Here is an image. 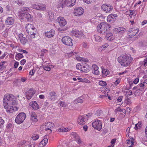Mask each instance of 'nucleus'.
Listing matches in <instances>:
<instances>
[{
  "mask_svg": "<svg viewBox=\"0 0 147 147\" xmlns=\"http://www.w3.org/2000/svg\"><path fill=\"white\" fill-rule=\"evenodd\" d=\"M83 1L87 4H89L95 2L96 0H83Z\"/></svg>",
  "mask_w": 147,
  "mask_h": 147,
  "instance_id": "39",
  "label": "nucleus"
},
{
  "mask_svg": "<svg viewBox=\"0 0 147 147\" xmlns=\"http://www.w3.org/2000/svg\"><path fill=\"white\" fill-rule=\"evenodd\" d=\"M84 12V9L82 7H77L74 9V15L79 16L82 14Z\"/></svg>",
  "mask_w": 147,
  "mask_h": 147,
  "instance_id": "12",
  "label": "nucleus"
},
{
  "mask_svg": "<svg viewBox=\"0 0 147 147\" xmlns=\"http://www.w3.org/2000/svg\"><path fill=\"white\" fill-rule=\"evenodd\" d=\"M84 65V63H78L76 65V68L79 70L82 69V66Z\"/></svg>",
  "mask_w": 147,
  "mask_h": 147,
  "instance_id": "31",
  "label": "nucleus"
},
{
  "mask_svg": "<svg viewBox=\"0 0 147 147\" xmlns=\"http://www.w3.org/2000/svg\"><path fill=\"white\" fill-rule=\"evenodd\" d=\"M4 123V120L2 119L1 118H0V128L2 127L3 126V124Z\"/></svg>",
  "mask_w": 147,
  "mask_h": 147,
  "instance_id": "42",
  "label": "nucleus"
},
{
  "mask_svg": "<svg viewBox=\"0 0 147 147\" xmlns=\"http://www.w3.org/2000/svg\"><path fill=\"white\" fill-rule=\"evenodd\" d=\"M123 98V96H119L118 98L117 99V101L118 102H121L122 99Z\"/></svg>",
  "mask_w": 147,
  "mask_h": 147,
  "instance_id": "53",
  "label": "nucleus"
},
{
  "mask_svg": "<svg viewBox=\"0 0 147 147\" xmlns=\"http://www.w3.org/2000/svg\"><path fill=\"white\" fill-rule=\"evenodd\" d=\"M24 16L27 19L28 21H32L31 15L29 13L27 14H25Z\"/></svg>",
  "mask_w": 147,
  "mask_h": 147,
  "instance_id": "30",
  "label": "nucleus"
},
{
  "mask_svg": "<svg viewBox=\"0 0 147 147\" xmlns=\"http://www.w3.org/2000/svg\"><path fill=\"white\" fill-rule=\"evenodd\" d=\"M20 40L21 43L23 45L25 44L27 41L26 38L25 37L22 38L20 39Z\"/></svg>",
  "mask_w": 147,
  "mask_h": 147,
  "instance_id": "34",
  "label": "nucleus"
},
{
  "mask_svg": "<svg viewBox=\"0 0 147 147\" xmlns=\"http://www.w3.org/2000/svg\"><path fill=\"white\" fill-rule=\"evenodd\" d=\"M108 27L110 28L109 25L107 23L102 22L98 25L97 30L98 32L103 34L107 32Z\"/></svg>",
  "mask_w": 147,
  "mask_h": 147,
  "instance_id": "4",
  "label": "nucleus"
},
{
  "mask_svg": "<svg viewBox=\"0 0 147 147\" xmlns=\"http://www.w3.org/2000/svg\"><path fill=\"white\" fill-rule=\"evenodd\" d=\"M69 129L68 128H61L58 129V131L59 132H67L68 131Z\"/></svg>",
  "mask_w": 147,
  "mask_h": 147,
  "instance_id": "32",
  "label": "nucleus"
},
{
  "mask_svg": "<svg viewBox=\"0 0 147 147\" xmlns=\"http://www.w3.org/2000/svg\"><path fill=\"white\" fill-rule=\"evenodd\" d=\"M14 97L12 94H6L4 96L3 104L4 108L6 109V111L8 113H11L13 111L18 110V107L14 106L16 104V102Z\"/></svg>",
  "mask_w": 147,
  "mask_h": 147,
  "instance_id": "1",
  "label": "nucleus"
},
{
  "mask_svg": "<svg viewBox=\"0 0 147 147\" xmlns=\"http://www.w3.org/2000/svg\"><path fill=\"white\" fill-rule=\"evenodd\" d=\"M15 2L17 3L19 5H23L24 4V1L22 0H18L17 1H15Z\"/></svg>",
  "mask_w": 147,
  "mask_h": 147,
  "instance_id": "36",
  "label": "nucleus"
},
{
  "mask_svg": "<svg viewBox=\"0 0 147 147\" xmlns=\"http://www.w3.org/2000/svg\"><path fill=\"white\" fill-rule=\"evenodd\" d=\"M26 117V115L24 113H21L19 114L15 119L16 122L20 124L22 123Z\"/></svg>",
  "mask_w": 147,
  "mask_h": 147,
  "instance_id": "5",
  "label": "nucleus"
},
{
  "mask_svg": "<svg viewBox=\"0 0 147 147\" xmlns=\"http://www.w3.org/2000/svg\"><path fill=\"white\" fill-rule=\"evenodd\" d=\"M47 51L45 49H43L41 51V56H44V53H47Z\"/></svg>",
  "mask_w": 147,
  "mask_h": 147,
  "instance_id": "45",
  "label": "nucleus"
},
{
  "mask_svg": "<svg viewBox=\"0 0 147 147\" xmlns=\"http://www.w3.org/2000/svg\"><path fill=\"white\" fill-rule=\"evenodd\" d=\"M26 62V60L25 59H23L20 62V63L22 65H24L25 64Z\"/></svg>",
  "mask_w": 147,
  "mask_h": 147,
  "instance_id": "55",
  "label": "nucleus"
},
{
  "mask_svg": "<svg viewBox=\"0 0 147 147\" xmlns=\"http://www.w3.org/2000/svg\"><path fill=\"white\" fill-rule=\"evenodd\" d=\"M128 140H130L131 141H130L131 142V146H132L134 145V138L132 137H130L128 139Z\"/></svg>",
  "mask_w": 147,
  "mask_h": 147,
  "instance_id": "44",
  "label": "nucleus"
},
{
  "mask_svg": "<svg viewBox=\"0 0 147 147\" xmlns=\"http://www.w3.org/2000/svg\"><path fill=\"white\" fill-rule=\"evenodd\" d=\"M109 46L107 43H105L102 46V50H105L106 48H107Z\"/></svg>",
  "mask_w": 147,
  "mask_h": 147,
  "instance_id": "48",
  "label": "nucleus"
},
{
  "mask_svg": "<svg viewBox=\"0 0 147 147\" xmlns=\"http://www.w3.org/2000/svg\"><path fill=\"white\" fill-rule=\"evenodd\" d=\"M90 69V67L86 63H84V65L82 66V69L81 70V71L83 72L87 73L89 71Z\"/></svg>",
  "mask_w": 147,
  "mask_h": 147,
  "instance_id": "14",
  "label": "nucleus"
},
{
  "mask_svg": "<svg viewBox=\"0 0 147 147\" xmlns=\"http://www.w3.org/2000/svg\"><path fill=\"white\" fill-rule=\"evenodd\" d=\"M132 59L129 55H123L119 57L117 59L118 62L122 66H127L129 65L132 61Z\"/></svg>",
  "mask_w": 147,
  "mask_h": 147,
  "instance_id": "2",
  "label": "nucleus"
},
{
  "mask_svg": "<svg viewBox=\"0 0 147 147\" xmlns=\"http://www.w3.org/2000/svg\"><path fill=\"white\" fill-rule=\"evenodd\" d=\"M88 46V44L87 43L83 42V46L84 48H86Z\"/></svg>",
  "mask_w": 147,
  "mask_h": 147,
  "instance_id": "60",
  "label": "nucleus"
},
{
  "mask_svg": "<svg viewBox=\"0 0 147 147\" xmlns=\"http://www.w3.org/2000/svg\"><path fill=\"white\" fill-rule=\"evenodd\" d=\"M56 93L54 91L53 92H50L49 93L50 95L53 97H54V96H56Z\"/></svg>",
  "mask_w": 147,
  "mask_h": 147,
  "instance_id": "50",
  "label": "nucleus"
},
{
  "mask_svg": "<svg viewBox=\"0 0 147 147\" xmlns=\"http://www.w3.org/2000/svg\"><path fill=\"white\" fill-rule=\"evenodd\" d=\"M30 115L31 116L30 119L32 121L36 122L38 121L37 115L34 112H31Z\"/></svg>",
  "mask_w": 147,
  "mask_h": 147,
  "instance_id": "18",
  "label": "nucleus"
},
{
  "mask_svg": "<svg viewBox=\"0 0 147 147\" xmlns=\"http://www.w3.org/2000/svg\"><path fill=\"white\" fill-rule=\"evenodd\" d=\"M24 56L21 53L17 54L16 56V59L17 60H19L20 59L23 58Z\"/></svg>",
  "mask_w": 147,
  "mask_h": 147,
  "instance_id": "29",
  "label": "nucleus"
},
{
  "mask_svg": "<svg viewBox=\"0 0 147 147\" xmlns=\"http://www.w3.org/2000/svg\"><path fill=\"white\" fill-rule=\"evenodd\" d=\"M106 38L108 40H113V34L111 33H109L106 34Z\"/></svg>",
  "mask_w": 147,
  "mask_h": 147,
  "instance_id": "28",
  "label": "nucleus"
},
{
  "mask_svg": "<svg viewBox=\"0 0 147 147\" xmlns=\"http://www.w3.org/2000/svg\"><path fill=\"white\" fill-rule=\"evenodd\" d=\"M62 42L66 45L72 46L73 45V40L69 36H66L63 37L61 39Z\"/></svg>",
  "mask_w": 147,
  "mask_h": 147,
  "instance_id": "6",
  "label": "nucleus"
},
{
  "mask_svg": "<svg viewBox=\"0 0 147 147\" xmlns=\"http://www.w3.org/2000/svg\"><path fill=\"white\" fill-rule=\"evenodd\" d=\"M85 116H80L79 117L78 122L79 124L80 125H83L85 124L86 120Z\"/></svg>",
  "mask_w": 147,
  "mask_h": 147,
  "instance_id": "16",
  "label": "nucleus"
},
{
  "mask_svg": "<svg viewBox=\"0 0 147 147\" xmlns=\"http://www.w3.org/2000/svg\"><path fill=\"white\" fill-rule=\"evenodd\" d=\"M71 134L73 136V138H74L75 140L77 139V137L79 136L78 135L75 133H72Z\"/></svg>",
  "mask_w": 147,
  "mask_h": 147,
  "instance_id": "51",
  "label": "nucleus"
},
{
  "mask_svg": "<svg viewBox=\"0 0 147 147\" xmlns=\"http://www.w3.org/2000/svg\"><path fill=\"white\" fill-rule=\"evenodd\" d=\"M102 76H105L109 74L108 70L105 69H102Z\"/></svg>",
  "mask_w": 147,
  "mask_h": 147,
  "instance_id": "27",
  "label": "nucleus"
},
{
  "mask_svg": "<svg viewBox=\"0 0 147 147\" xmlns=\"http://www.w3.org/2000/svg\"><path fill=\"white\" fill-rule=\"evenodd\" d=\"M19 62H16L14 64V68H16L18 67L19 65Z\"/></svg>",
  "mask_w": 147,
  "mask_h": 147,
  "instance_id": "56",
  "label": "nucleus"
},
{
  "mask_svg": "<svg viewBox=\"0 0 147 147\" xmlns=\"http://www.w3.org/2000/svg\"><path fill=\"white\" fill-rule=\"evenodd\" d=\"M48 142V140L47 138H44L40 142L39 145L43 146L46 145Z\"/></svg>",
  "mask_w": 147,
  "mask_h": 147,
  "instance_id": "25",
  "label": "nucleus"
},
{
  "mask_svg": "<svg viewBox=\"0 0 147 147\" xmlns=\"http://www.w3.org/2000/svg\"><path fill=\"white\" fill-rule=\"evenodd\" d=\"M14 19L13 17H8L5 21V24L7 25H11L14 23Z\"/></svg>",
  "mask_w": 147,
  "mask_h": 147,
  "instance_id": "21",
  "label": "nucleus"
},
{
  "mask_svg": "<svg viewBox=\"0 0 147 147\" xmlns=\"http://www.w3.org/2000/svg\"><path fill=\"white\" fill-rule=\"evenodd\" d=\"M59 103L60 104V106L62 107H64L66 106V104L64 102L60 101Z\"/></svg>",
  "mask_w": 147,
  "mask_h": 147,
  "instance_id": "52",
  "label": "nucleus"
},
{
  "mask_svg": "<svg viewBox=\"0 0 147 147\" xmlns=\"http://www.w3.org/2000/svg\"><path fill=\"white\" fill-rule=\"evenodd\" d=\"M68 0H65V4H66L67 6L69 7H71L74 6L75 4V0H71L70 1H68L67 3Z\"/></svg>",
  "mask_w": 147,
  "mask_h": 147,
  "instance_id": "23",
  "label": "nucleus"
},
{
  "mask_svg": "<svg viewBox=\"0 0 147 147\" xmlns=\"http://www.w3.org/2000/svg\"><path fill=\"white\" fill-rule=\"evenodd\" d=\"M98 67L96 65H93L92 67V73L96 75H98L99 72L98 70Z\"/></svg>",
  "mask_w": 147,
  "mask_h": 147,
  "instance_id": "19",
  "label": "nucleus"
},
{
  "mask_svg": "<svg viewBox=\"0 0 147 147\" xmlns=\"http://www.w3.org/2000/svg\"><path fill=\"white\" fill-rule=\"evenodd\" d=\"M140 125L138 123L136 124L135 125V127H134V128L135 129H137L138 128H139V127H140Z\"/></svg>",
  "mask_w": 147,
  "mask_h": 147,
  "instance_id": "57",
  "label": "nucleus"
},
{
  "mask_svg": "<svg viewBox=\"0 0 147 147\" xmlns=\"http://www.w3.org/2000/svg\"><path fill=\"white\" fill-rule=\"evenodd\" d=\"M55 34V31L51 30L49 32H47L45 33V36L48 38H51Z\"/></svg>",
  "mask_w": 147,
  "mask_h": 147,
  "instance_id": "24",
  "label": "nucleus"
},
{
  "mask_svg": "<svg viewBox=\"0 0 147 147\" xmlns=\"http://www.w3.org/2000/svg\"><path fill=\"white\" fill-rule=\"evenodd\" d=\"M58 22L61 26H65L67 24L65 20L62 17H59L58 18Z\"/></svg>",
  "mask_w": 147,
  "mask_h": 147,
  "instance_id": "13",
  "label": "nucleus"
},
{
  "mask_svg": "<svg viewBox=\"0 0 147 147\" xmlns=\"http://www.w3.org/2000/svg\"><path fill=\"white\" fill-rule=\"evenodd\" d=\"M92 126L94 129L100 131L102 127V123L99 120H97L92 123Z\"/></svg>",
  "mask_w": 147,
  "mask_h": 147,
  "instance_id": "7",
  "label": "nucleus"
},
{
  "mask_svg": "<svg viewBox=\"0 0 147 147\" xmlns=\"http://www.w3.org/2000/svg\"><path fill=\"white\" fill-rule=\"evenodd\" d=\"M39 138V136L36 134H34L32 136V138H33V140H37Z\"/></svg>",
  "mask_w": 147,
  "mask_h": 147,
  "instance_id": "38",
  "label": "nucleus"
},
{
  "mask_svg": "<svg viewBox=\"0 0 147 147\" xmlns=\"http://www.w3.org/2000/svg\"><path fill=\"white\" fill-rule=\"evenodd\" d=\"M114 31L116 33H120L123 34L125 32V29L122 27H119L114 29Z\"/></svg>",
  "mask_w": 147,
  "mask_h": 147,
  "instance_id": "22",
  "label": "nucleus"
},
{
  "mask_svg": "<svg viewBox=\"0 0 147 147\" xmlns=\"http://www.w3.org/2000/svg\"><path fill=\"white\" fill-rule=\"evenodd\" d=\"M139 32V29L136 27L130 28L129 30L128 34L131 37H133L137 34Z\"/></svg>",
  "mask_w": 147,
  "mask_h": 147,
  "instance_id": "9",
  "label": "nucleus"
},
{
  "mask_svg": "<svg viewBox=\"0 0 147 147\" xmlns=\"http://www.w3.org/2000/svg\"><path fill=\"white\" fill-rule=\"evenodd\" d=\"M83 100L79 98H78L74 101V102L76 104L78 103H82L83 102Z\"/></svg>",
  "mask_w": 147,
  "mask_h": 147,
  "instance_id": "37",
  "label": "nucleus"
},
{
  "mask_svg": "<svg viewBox=\"0 0 147 147\" xmlns=\"http://www.w3.org/2000/svg\"><path fill=\"white\" fill-rule=\"evenodd\" d=\"M94 38L96 41L99 42H101L102 40L101 37L96 35H94Z\"/></svg>",
  "mask_w": 147,
  "mask_h": 147,
  "instance_id": "26",
  "label": "nucleus"
},
{
  "mask_svg": "<svg viewBox=\"0 0 147 147\" xmlns=\"http://www.w3.org/2000/svg\"><path fill=\"white\" fill-rule=\"evenodd\" d=\"M43 67L46 71H49L51 70V68L49 67L43 66Z\"/></svg>",
  "mask_w": 147,
  "mask_h": 147,
  "instance_id": "46",
  "label": "nucleus"
},
{
  "mask_svg": "<svg viewBox=\"0 0 147 147\" xmlns=\"http://www.w3.org/2000/svg\"><path fill=\"white\" fill-rule=\"evenodd\" d=\"M100 111H97L95 113V114L97 116H99L100 114Z\"/></svg>",
  "mask_w": 147,
  "mask_h": 147,
  "instance_id": "62",
  "label": "nucleus"
},
{
  "mask_svg": "<svg viewBox=\"0 0 147 147\" xmlns=\"http://www.w3.org/2000/svg\"><path fill=\"white\" fill-rule=\"evenodd\" d=\"M26 29L27 32L30 37L32 38H34L35 35L37 32V30L34 26L30 24H27Z\"/></svg>",
  "mask_w": 147,
  "mask_h": 147,
  "instance_id": "3",
  "label": "nucleus"
},
{
  "mask_svg": "<svg viewBox=\"0 0 147 147\" xmlns=\"http://www.w3.org/2000/svg\"><path fill=\"white\" fill-rule=\"evenodd\" d=\"M34 145L30 144L29 142H27L26 143V147H34Z\"/></svg>",
  "mask_w": 147,
  "mask_h": 147,
  "instance_id": "43",
  "label": "nucleus"
},
{
  "mask_svg": "<svg viewBox=\"0 0 147 147\" xmlns=\"http://www.w3.org/2000/svg\"><path fill=\"white\" fill-rule=\"evenodd\" d=\"M99 85L102 86H105L107 85V84L105 82L101 81L99 82Z\"/></svg>",
  "mask_w": 147,
  "mask_h": 147,
  "instance_id": "40",
  "label": "nucleus"
},
{
  "mask_svg": "<svg viewBox=\"0 0 147 147\" xmlns=\"http://www.w3.org/2000/svg\"><path fill=\"white\" fill-rule=\"evenodd\" d=\"M117 16L116 14H111L109 15L107 18V20L108 22H113L114 21V19L115 17Z\"/></svg>",
  "mask_w": 147,
  "mask_h": 147,
  "instance_id": "17",
  "label": "nucleus"
},
{
  "mask_svg": "<svg viewBox=\"0 0 147 147\" xmlns=\"http://www.w3.org/2000/svg\"><path fill=\"white\" fill-rule=\"evenodd\" d=\"M39 5V10H43L45 9L46 6L45 5L43 4H40Z\"/></svg>",
  "mask_w": 147,
  "mask_h": 147,
  "instance_id": "33",
  "label": "nucleus"
},
{
  "mask_svg": "<svg viewBox=\"0 0 147 147\" xmlns=\"http://www.w3.org/2000/svg\"><path fill=\"white\" fill-rule=\"evenodd\" d=\"M30 12V9L28 7H24L22 8L21 13L24 16L25 14H27Z\"/></svg>",
  "mask_w": 147,
  "mask_h": 147,
  "instance_id": "20",
  "label": "nucleus"
},
{
  "mask_svg": "<svg viewBox=\"0 0 147 147\" xmlns=\"http://www.w3.org/2000/svg\"><path fill=\"white\" fill-rule=\"evenodd\" d=\"M126 95L127 96H130L132 95V91L131 90H128L126 92Z\"/></svg>",
  "mask_w": 147,
  "mask_h": 147,
  "instance_id": "54",
  "label": "nucleus"
},
{
  "mask_svg": "<svg viewBox=\"0 0 147 147\" xmlns=\"http://www.w3.org/2000/svg\"><path fill=\"white\" fill-rule=\"evenodd\" d=\"M32 7L33 9L39 10V7L38 5L34 4L32 5Z\"/></svg>",
  "mask_w": 147,
  "mask_h": 147,
  "instance_id": "41",
  "label": "nucleus"
},
{
  "mask_svg": "<svg viewBox=\"0 0 147 147\" xmlns=\"http://www.w3.org/2000/svg\"><path fill=\"white\" fill-rule=\"evenodd\" d=\"M139 81V78H137L135 79V80L133 81V82L135 84H136Z\"/></svg>",
  "mask_w": 147,
  "mask_h": 147,
  "instance_id": "58",
  "label": "nucleus"
},
{
  "mask_svg": "<svg viewBox=\"0 0 147 147\" xmlns=\"http://www.w3.org/2000/svg\"><path fill=\"white\" fill-rule=\"evenodd\" d=\"M120 82V80L119 79L117 80L115 82V84L117 85Z\"/></svg>",
  "mask_w": 147,
  "mask_h": 147,
  "instance_id": "59",
  "label": "nucleus"
},
{
  "mask_svg": "<svg viewBox=\"0 0 147 147\" xmlns=\"http://www.w3.org/2000/svg\"><path fill=\"white\" fill-rule=\"evenodd\" d=\"M116 139H113L111 141V147H113L116 141Z\"/></svg>",
  "mask_w": 147,
  "mask_h": 147,
  "instance_id": "49",
  "label": "nucleus"
},
{
  "mask_svg": "<svg viewBox=\"0 0 147 147\" xmlns=\"http://www.w3.org/2000/svg\"><path fill=\"white\" fill-rule=\"evenodd\" d=\"M71 34L72 36H76L78 38H82L84 37V34L83 33L77 30L72 31Z\"/></svg>",
  "mask_w": 147,
  "mask_h": 147,
  "instance_id": "10",
  "label": "nucleus"
},
{
  "mask_svg": "<svg viewBox=\"0 0 147 147\" xmlns=\"http://www.w3.org/2000/svg\"><path fill=\"white\" fill-rule=\"evenodd\" d=\"M75 140L78 144H80L81 143V139L79 136L78 137H77V139H76Z\"/></svg>",
  "mask_w": 147,
  "mask_h": 147,
  "instance_id": "47",
  "label": "nucleus"
},
{
  "mask_svg": "<svg viewBox=\"0 0 147 147\" xmlns=\"http://www.w3.org/2000/svg\"><path fill=\"white\" fill-rule=\"evenodd\" d=\"M24 37V35L22 34H20L19 35V37L20 38V40Z\"/></svg>",
  "mask_w": 147,
  "mask_h": 147,
  "instance_id": "64",
  "label": "nucleus"
},
{
  "mask_svg": "<svg viewBox=\"0 0 147 147\" xmlns=\"http://www.w3.org/2000/svg\"><path fill=\"white\" fill-rule=\"evenodd\" d=\"M46 125L47 127L51 128H53L54 127V124L53 123L50 122H48L47 123Z\"/></svg>",
  "mask_w": 147,
  "mask_h": 147,
  "instance_id": "35",
  "label": "nucleus"
},
{
  "mask_svg": "<svg viewBox=\"0 0 147 147\" xmlns=\"http://www.w3.org/2000/svg\"><path fill=\"white\" fill-rule=\"evenodd\" d=\"M35 92V90L33 89H30L28 91L26 92V94L27 99L30 100L33 96Z\"/></svg>",
  "mask_w": 147,
  "mask_h": 147,
  "instance_id": "11",
  "label": "nucleus"
},
{
  "mask_svg": "<svg viewBox=\"0 0 147 147\" xmlns=\"http://www.w3.org/2000/svg\"><path fill=\"white\" fill-rule=\"evenodd\" d=\"M34 71L33 70H32V71H30L29 73V75H30L31 76H32L34 74Z\"/></svg>",
  "mask_w": 147,
  "mask_h": 147,
  "instance_id": "61",
  "label": "nucleus"
},
{
  "mask_svg": "<svg viewBox=\"0 0 147 147\" xmlns=\"http://www.w3.org/2000/svg\"><path fill=\"white\" fill-rule=\"evenodd\" d=\"M29 105L34 110L38 109L39 108L38 105L36 101H33L30 102Z\"/></svg>",
  "mask_w": 147,
  "mask_h": 147,
  "instance_id": "15",
  "label": "nucleus"
},
{
  "mask_svg": "<svg viewBox=\"0 0 147 147\" xmlns=\"http://www.w3.org/2000/svg\"><path fill=\"white\" fill-rule=\"evenodd\" d=\"M5 61H3L2 63H1L0 64V67H4L5 66H4V64L5 63Z\"/></svg>",
  "mask_w": 147,
  "mask_h": 147,
  "instance_id": "63",
  "label": "nucleus"
},
{
  "mask_svg": "<svg viewBox=\"0 0 147 147\" xmlns=\"http://www.w3.org/2000/svg\"><path fill=\"white\" fill-rule=\"evenodd\" d=\"M102 9L106 13H110L113 9V7L110 4H104L101 6Z\"/></svg>",
  "mask_w": 147,
  "mask_h": 147,
  "instance_id": "8",
  "label": "nucleus"
}]
</instances>
